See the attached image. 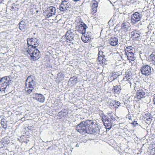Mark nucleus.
I'll list each match as a JSON object with an SVG mask.
<instances>
[{"mask_svg":"<svg viewBox=\"0 0 155 155\" xmlns=\"http://www.w3.org/2000/svg\"><path fill=\"white\" fill-rule=\"evenodd\" d=\"M27 41L28 47L22 49L23 52L28 56H30L34 60H38L40 57V53L37 49H35L38 45L36 38H28Z\"/></svg>","mask_w":155,"mask_h":155,"instance_id":"f257e3e1","label":"nucleus"},{"mask_svg":"<svg viewBox=\"0 0 155 155\" xmlns=\"http://www.w3.org/2000/svg\"><path fill=\"white\" fill-rule=\"evenodd\" d=\"M76 130L82 134H94L98 130V126L93 120H87L81 122L76 127Z\"/></svg>","mask_w":155,"mask_h":155,"instance_id":"f03ea898","label":"nucleus"},{"mask_svg":"<svg viewBox=\"0 0 155 155\" xmlns=\"http://www.w3.org/2000/svg\"><path fill=\"white\" fill-rule=\"evenodd\" d=\"M12 83V81L8 76L4 77L0 80V91H5L9 89V85Z\"/></svg>","mask_w":155,"mask_h":155,"instance_id":"7ed1b4c3","label":"nucleus"},{"mask_svg":"<svg viewBox=\"0 0 155 155\" xmlns=\"http://www.w3.org/2000/svg\"><path fill=\"white\" fill-rule=\"evenodd\" d=\"M35 85V79L32 76L28 77L26 80L25 91L28 93H30Z\"/></svg>","mask_w":155,"mask_h":155,"instance_id":"20e7f679","label":"nucleus"},{"mask_svg":"<svg viewBox=\"0 0 155 155\" xmlns=\"http://www.w3.org/2000/svg\"><path fill=\"white\" fill-rule=\"evenodd\" d=\"M133 76L132 74L131 71L130 70H128L126 72L125 76L123 78V81L129 83L130 87L131 85V83L133 82Z\"/></svg>","mask_w":155,"mask_h":155,"instance_id":"39448f33","label":"nucleus"},{"mask_svg":"<svg viewBox=\"0 0 155 155\" xmlns=\"http://www.w3.org/2000/svg\"><path fill=\"white\" fill-rule=\"evenodd\" d=\"M142 17V15L140 14L138 12H134L131 15L130 19L131 22L133 25L136 24L137 22L141 20Z\"/></svg>","mask_w":155,"mask_h":155,"instance_id":"423d86ee","label":"nucleus"},{"mask_svg":"<svg viewBox=\"0 0 155 155\" xmlns=\"http://www.w3.org/2000/svg\"><path fill=\"white\" fill-rule=\"evenodd\" d=\"M76 28L77 31L82 34L86 32V29L87 28V26L84 23L80 22L78 23Z\"/></svg>","mask_w":155,"mask_h":155,"instance_id":"0eeeda50","label":"nucleus"},{"mask_svg":"<svg viewBox=\"0 0 155 155\" xmlns=\"http://www.w3.org/2000/svg\"><path fill=\"white\" fill-rule=\"evenodd\" d=\"M56 12V8L55 7L51 6L49 7L47 9V10L46 11L45 13L46 17L49 18L54 15Z\"/></svg>","mask_w":155,"mask_h":155,"instance_id":"6e6552de","label":"nucleus"},{"mask_svg":"<svg viewBox=\"0 0 155 155\" xmlns=\"http://www.w3.org/2000/svg\"><path fill=\"white\" fill-rule=\"evenodd\" d=\"M141 73L145 76L149 75L151 73V69L150 66L147 65L143 66L141 68Z\"/></svg>","mask_w":155,"mask_h":155,"instance_id":"1a4fd4ad","label":"nucleus"},{"mask_svg":"<svg viewBox=\"0 0 155 155\" xmlns=\"http://www.w3.org/2000/svg\"><path fill=\"white\" fill-rule=\"evenodd\" d=\"M91 33L90 32H85L82 34L81 39L83 42L87 43L91 39Z\"/></svg>","mask_w":155,"mask_h":155,"instance_id":"9d476101","label":"nucleus"},{"mask_svg":"<svg viewBox=\"0 0 155 155\" xmlns=\"http://www.w3.org/2000/svg\"><path fill=\"white\" fill-rule=\"evenodd\" d=\"M102 120L106 128L108 129H110L111 127V122L109 118L106 116Z\"/></svg>","mask_w":155,"mask_h":155,"instance_id":"9b49d317","label":"nucleus"},{"mask_svg":"<svg viewBox=\"0 0 155 155\" xmlns=\"http://www.w3.org/2000/svg\"><path fill=\"white\" fill-rule=\"evenodd\" d=\"M70 3L67 1L64 0L61 2L60 6V9L61 11H64L67 10L70 6Z\"/></svg>","mask_w":155,"mask_h":155,"instance_id":"f8f14e48","label":"nucleus"},{"mask_svg":"<svg viewBox=\"0 0 155 155\" xmlns=\"http://www.w3.org/2000/svg\"><path fill=\"white\" fill-rule=\"evenodd\" d=\"M74 37V35L70 31H68L65 35V38L66 41L68 42L71 41L73 40Z\"/></svg>","mask_w":155,"mask_h":155,"instance_id":"ddd939ff","label":"nucleus"},{"mask_svg":"<svg viewBox=\"0 0 155 155\" xmlns=\"http://www.w3.org/2000/svg\"><path fill=\"white\" fill-rule=\"evenodd\" d=\"M136 91V96L137 99H140L141 98L144 97L145 95V92L141 89H135Z\"/></svg>","mask_w":155,"mask_h":155,"instance_id":"4468645a","label":"nucleus"},{"mask_svg":"<svg viewBox=\"0 0 155 155\" xmlns=\"http://www.w3.org/2000/svg\"><path fill=\"white\" fill-rule=\"evenodd\" d=\"M34 98L36 100L41 103L44 102L45 99L44 96L41 94H35Z\"/></svg>","mask_w":155,"mask_h":155,"instance_id":"2eb2a0df","label":"nucleus"},{"mask_svg":"<svg viewBox=\"0 0 155 155\" xmlns=\"http://www.w3.org/2000/svg\"><path fill=\"white\" fill-rule=\"evenodd\" d=\"M140 33L139 31L135 30L131 32V37L134 40L138 39L140 36Z\"/></svg>","mask_w":155,"mask_h":155,"instance_id":"dca6fc26","label":"nucleus"},{"mask_svg":"<svg viewBox=\"0 0 155 155\" xmlns=\"http://www.w3.org/2000/svg\"><path fill=\"white\" fill-rule=\"evenodd\" d=\"M9 143V140L7 137L3 138L0 142V148H2L6 146Z\"/></svg>","mask_w":155,"mask_h":155,"instance_id":"f3484780","label":"nucleus"},{"mask_svg":"<svg viewBox=\"0 0 155 155\" xmlns=\"http://www.w3.org/2000/svg\"><path fill=\"white\" fill-rule=\"evenodd\" d=\"M68 114L67 110L65 109H64L58 112V116L60 117V118H65L67 117Z\"/></svg>","mask_w":155,"mask_h":155,"instance_id":"a211bd4d","label":"nucleus"},{"mask_svg":"<svg viewBox=\"0 0 155 155\" xmlns=\"http://www.w3.org/2000/svg\"><path fill=\"white\" fill-rule=\"evenodd\" d=\"M135 50L133 47L128 46L125 49V54L126 55L129 53H134Z\"/></svg>","mask_w":155,"mask_h":155,"instance_id":"6ab92c4d","label":"nucleus"},{"mask_svg":"<svg viewBox=\"0 0 155 155\" xmlns=\"http://www.w3.org/2000/svg\"><path fill=\"white\" fill-rule=\"evenodd\" d=\"M109 42L111 45L113 46H116L118 43V39L116 37H112L110 39Z\"/></svg>","mask_w":155,"mask_h":155,"instance_id":"aec40b11","label":"nucleus"},{"mask_svg":"<svg viewBox=\"0 0 155 155\" xmlns=\"http://www.w3.org/2000/svg\"><path fill=\"white\" fill-rule=\"evenodd\" d=\"M26 27V24L24 21H22L20 22L19 28L21 31H25Z\"/></svg>","mask_w":155,"mask_h":155,"instance_id":"412c9836","label":"nucleus"},{"mask_svg":"<svg viewBox=\"0 0 155 155\" xmlns=\"http://www.w3.org/2000/svg\"><path fill=\"white\" fill-rule=\"evenodd\" d=\"M121 87L120 85H116L113 87V91L116 94H119L120 92Z\"/></svg>","mask_w":155,"mask_h":155,"instance_id":"4be33fe9","label":"nucleus"},{"mask_svg":"<svg viewBox=\"0 0 155 155\" xmlns=\"http://www.w3.org/2000/svg\"><path fill=\"white\" fill-rule=\"evenodd\" d=\"M120 104V103L119 101H113L110 103V106L112 108L116 109L118 107Z\"/></svg>","mask_w":155,"mask_h":155,"instance_id":"5701e85b","label":"nucleus"},{"mask_svg":"<svg viewBox=\"0 0 155 155\" xmlns=\"http://www.w3.org/2000/svg\"><path fill=\"white\" fill-rule=\"evenodd\" d=\"M98 59L100 64L101 63L103 64H107V60L104 58V57L99 56L98 57Z\"/></svg>","mask_w":155,"mask_h":155,"instance_id":"b1692460","label":"nucleus"},{"mask_svg":"<svg viewBox=\"0 0 155 155\" xmlns=\"http://www.w3.org/2000/svg\"><path fill=\"white\" fill-rule=\"evenodd\" d=\"M150 61L155 65V52H153L150 55Z\"/></svg>","mask_w":155,"mask_h":155,"instance_id":"393cba45","label":"nucleus"},{"mask_svg":"<svg viewBox=\"0 0 155 155\" xmlns=\"http://www.w3.org/2000/svg\"><path fill=\"white\" fill-rule=\"evenodd\" d=\"M134 53H129L126 55L127 56V59L129 60L130 61H134L135 59V57L134 56Z\"/></svg>","mask_w":155,"mask_h":155,"instance_id":"a878e982","label":"nucleus"},{"mask_svg":"<svg viewBox=\"0 0 155 155\" xmlns=\"http://www.w3.org/2000/svg\"><path fill=\"white\" fill-rule=\"evenodd\" d=\"M1 37L3 39H6L8 35V33L5 32H2L0 33Z\"/></svg>","mask_w":155,"mask_h":155,"instance_id":"bb28decb","label":"nucleus"},{"mask_svg":"<svg viewBox=\"0 0 155 155\" xmlns=\"http://www.w3.org/2000/svg\"><path fill=\"white\" fill-rule=\"evenodd\" d=\"M6 122L5 120L4 119H2L1 120V124L2 127L4 128H6L7 127Z\"/></svg>","mask_w":155,"mask_h":155,"instance_id":"cd10ccee","label":"nucleus"},{"mask_svg":"<svg viewBox=\"0 0 155 155\" xmlns=\"http://www.w3.org/2000/svg\"><path fill=\"white\" fill-rule=\"evenodd\" d=\"M92 7L97 8L98 7V3L95 0H93L92 2Z\"/></svg>","mask_w":155,"mask_h":155,"instance_id":"c85d7f7f","label":"nucleus"},{"mask_svg":"<svg viewBox=\"0 0 155 155\" xmlns=\"http://www.w3.org/2000/svg\"><path fill=\"white\" fill-rule=\"evenodd\" d=\"M121 29L124 31L127 30V27L126 25V23H123L121 25Z\"/></svg>","mask_w":155,"mask_h":155,"instance_id":"c756f323","label":"nucleus"},{"mask_svg":"<svg viewBox=\"0 0 155 155\" xmlns=\"http://www.w3.org/2000/svg\"><path fill=\"white\" fill-rule=\"evenodd\" d=\"M152 117H149L148 119H145V120L147 124H150L152 120Z\"/></svg>","mask_w":155,"mask_h":155,"instance_id":"7c9ffc66","label":"nucleus"},{"mask_svg":"<svg viewBox=\"0 0 155 155\" xmlns=\"http://www.w3.org/2000/svg\"><path fill=\"white\" fill-rule=\"evenodd\" d=\"M20 140L23 139V140H21L22 142H24L27 143L29 141V140H28L27 141V140H25L26 137H25L24 136H21L20 137Z\"/></svg>","mask_w":155,"mask_h":155,"instance_id":"2f4dec72","label":"nucleus"},{"mask_svg":"<svg viewBox=\"0 0 155 155\" xmlns=\"http://www.w3.org/2000/svg\"><path fill=\"white\" fill-rule=\"evenodd\" d=\"M152 117V115L150 113H147L144 116V119L145 120L146 119H148L149 117Z\"/></svg>","mask_w":155,"mask_h":155,"instance_id":"473e14b6","label":"nucleus"},{"mask_svg":"<svg viewBox=\"0 0 155 155\" xmlns=\"http://www.w3.org/2000/svg\"><path fill=\"white\" fill-rule=\"evenodd\" d=\"M100 112H99V114L100 117L102 118V119H103V118L105 117L106 115L103 113L102 111H101Z\"/></svg>","mask_w":155,"mask_h":155,"instance_id":"72a5a7b5","label":"nucleus"},{"mask_svg":"<svg viewBox=\"0 0 155 155\" xmlns=\"http://www.w3.org/2000/svg\"><path fill=\"white\" fill-rule=\"evenodd\" d=\"M113 114H112L111 115H110V120L111 121H111H114L115 120V118L113 116Z\"/></svg>","mask_w":155,"mask_h":155,"instance_id":"f704fd0d","label":"nucleus"},{"mask_svg":"<svg viewBox=\"0 0 155 155\" xmlns=\"http://www.w3.org/2000/svg\"><path fill=\"white\" fill-rule=\"evenodd\" d=\"M131 124L134 125V126H136V125H137L138 124L137 123V121H134L132 122L131 123Z\"/></svg>","mask_w":155,"mask_h":155,"instance_id":"c9c22d12","label":"nucleus"},{"mask_svg":"<svg viewBox=\"0 0 155 155\" xmlns=\"http://www.w3.org/2000/svg\"><path fill=\"white\" fill-rule=\"evenodd\" d=\"M103 55V52L102 51H99V53H98V56H102Z\"/></svg>","mask_w":155,"mask_h":155,"instance_id":"e433bc0d","label":"nucleus"},{"mask_svg":"<svg viewBox=\"0 0 155 155\" xmlns=\"http://www.w3.org/2000/svg\"><path fill=\"white\" fill-rule=\"evenodd\" d=\"M92 10L94 13H96L97 12V8L92 7Z\"/></svg>","mask_w":155,"mask_h":155,"instance_id":"4c0bfd02","label":"nucleus"},{"mask_svg":"<svg viewBox=\"0 0 155 155\" xmlns=\"http://www.w3.org/2000/svg\"><path fill=\"white\" fill-rule=\"evenodd\" d=\"M114 75H115V74H112L111 76V77H110V78H111V80H113L116 78L115 77V78L113 77Z\"/></svg>","mask_w":155,"mask_h":155,"instance_id":"58836bf2","label":"nucleus"},{"mask_svg":"<svg viewBox=\"0 0 155 155\" xmlns=\"http://www.w3.org/2000/svg\"><path fill=\"white\" fill-rule=\"evenodd\" d=\"M127 118L129 120H131L132 119L131 116L130 115H128L127 116Z\"/></svg>","mask_w":155,"mask_h":155,"instance_id":"ea45409f","label":"nucleus"},{"mask_svg":"<svg viewBox=\"0 0 155 155\" xmlns=\"http://www.w3.org/2000/svg\"><path fill=\"white\" fill-rule=\"evenodd\" d=\"M107 114L109 115V116H110V115H111L112 114H114V113L112 112H108L107 113Z\"/></svg>","mask_w":155,"mask_h":155,"instance_id":"a19ab883","label":"nucleus"},{"mask_svg":"<svg viewBox=\"0 0 155 155\" xmlns=\"http://www.w3.org/2000/svg\"><path fill=\"white\" fill-rule=\"evenodd\" d=\"M153 101L154 104H155V96L154 97V98H153Z\"/></svg>","mask_w":155,"mask_h":155,"instance_id":"79ce46f5","label":"nucleus"},{"mask_svg":"<svg viewBox=\"0 0 155 155\" xmlns=\"http://www.w3.org/2000/svg\"><path fill=\"white\" fill-rule=\"evenodd\" d=\"M76 147H78V144H77L76 145Z\"/></svg>","mask_w":155,"mask_h":155,"instance_id":"37998d69","label":"nucleus"},{"mask_svg":"<svg viewBox=\"0 0 155 155\" xmlns=\"http://www.w3.org/2000/svg\"><path fill=\"white\" fill-rule=\"evenodd\" d=\"M12 8H14V7H12Z\"/></svg>","mask_w":155,"mask_h":155,"instance_id":"c03bdc74","label":"nucleus"}]
</instances>
